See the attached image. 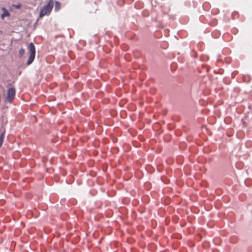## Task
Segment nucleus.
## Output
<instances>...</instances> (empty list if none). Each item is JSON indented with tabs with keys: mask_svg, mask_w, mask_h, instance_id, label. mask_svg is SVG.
Masks as SVG:
<instances>
[{
	"mask_svg": "<svg viewBox=\"0 0 252 252\" xmlns=\"http://www.w3.org/2000/svg\"><path fill=\"white\" fill-rule=\"evenodd\" d=\"M53 7V0H50L46 5L42 7L40 10L39 18H41L45 15H49Z\"/></svg>",
	"mask_w": 252,
	"mask_h": 252,
	"instance_id": "nucleus-1",
	"label": "nucleus"
},
{
	"mask_svg": "<svg viewBox=\"0 0 252 252\" xmlns=\"http://www.w3.org/2000/svg\"><path fill=\"white\" fill-rule=\"evenodd\" d=\"M28 49L30 52V56L27 62V65H30L33 61L35 56V48L33 43H30L28 46Z\"/></svg>",
	"mask_w": 252,
	"mask_h": 252,
	"instance_id": "nucleus-2",
	"label": "nucleus"
},
{
	"mask_svg": "<svg viewBox=\"0 0 252 252\" xmlns=\"http://www.w3.org/2000/svg\"><path fill=\"white\" fill-rule=\"evenodd\" d=\"M16 94L15 89L13 87L8 89L7 92L6 100L10 103H11L14 99Z\"/></svg>",
	"mask_w": 252,
	"mask_h": 252,
	"instance_id": "nucleus-3",
	"label": "nucleus"
},
{
	"mask_svg": "<svg viewBox=\"0 0 252 252\" xmlns=\"http://www.w3.org/2000/svg\"><path fill=\"white\" fill-rule=\"evenodd\" d=\"M1 9L3 12L1 15V19H3L5 17L9 16V13L5 8L2 7Z\"/></svg>",
	"mask_w": 252,
	"mask_h": 252,
	"instance_id": "nucleus-4",
	"label": "nucleus"
},
{
	"mask_svg": "<svg viewBox=\"0 0 252 252\" xmlns=\"http://www.w3.org/2000/svg\"><path fill=\"white\" fill-rule=\"evenodd\" d=\"M4 138V132H2L0 135V147H1Z\"/></svg>",
	"mask_w": 252,
	"mask_h": 252,
	"instance_id": "nucleus-5",
	"label": "nucleus"
},
{
	"mask_svg": "<svg viewBox=\"0 0 252 252\" xmlns=\"http://www.w3.org/2000/svg\"><path fill=\"white\" fill-rule=\"evenodd\" d=\"M25 51L23 48H21L19 51V55L20 57L23 56L25 54Z\"/></svg>",
	"mask_w": 252,
	"mask_h": 252,
	"instance_id": "nucleus-6",
	"label": "nucleus"
},
{
	"mask_svg": "<svg viewBox=\"0 0 252 252\" xmlns=\"http://www.w3.org/2000/svg\"><path fill=\"white\" fill-rule=\"evenodd\" d=\"M61 3L60 2L56 1L55 2V9L56 10H58L60 8Z\"/></svg>",
	"mask_w": 252,
	"mask_h": 252,
	"instance_id": "nucleus-7",
	"label": "nucleus"
},
{
	"mask_svg": "<svg viewBox=\"0 0 252 252\" xmlns=\"http://www.w3.org/2000/svg\"><path fill=\"white\" fill-rule=\"evenodd\" d=\"M20 5H17V6H16V8H19V7H20Z\"/></svg>",
	"mask_w": 252,
	"mask_h": 252,
	"instance_id": "nucleus-8",
	"label": "nucleus"
}]
</instances>
